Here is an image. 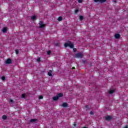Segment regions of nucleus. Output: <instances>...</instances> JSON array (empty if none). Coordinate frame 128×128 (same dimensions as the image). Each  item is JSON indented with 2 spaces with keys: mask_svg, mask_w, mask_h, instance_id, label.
I'll return each mask as SVG.
<instances>
[{
  "mask_svg": "<svg viewBox=\"0 0 128 128\" xmlns=\"http://www.w3.org/2000/svg\"><path fill=\"white\" fill-rule=\"evenodd\" d=\"M64 46L65 48H68V46H69L70 48H73V50L74 52H76V48H74V44H72V42L70 40H68V42L64 43Z\"/></svg>",
  "mask_w": 128,
  "mask_h": 128,
  "instance_id": "nucleus-1",
  "label": "nucleus"
},
{
  "mask_svg": "<svg viewBox=\"0 0 128 128\" xmlns=\"http://www.w3.org/2000/svg\"><path fill=\"white\" fill-rule=\"evenodd\" d=\"M39 24H40V28H44V26H46V24H44V22H42V21H40L39 22Z\"/></svg>",
  "mask_w": 128,
  "mask_h": 128,
  "instance_id": "nucleus-2",
  "label": "nucleus"
},
{
  "mask_svg": "<svg viewBox=\"0 0 128 128\" xmlns=\"http://www.w3.org/2000/svg\"><path fill=\"white\" fill-rule=\"evenodd\" d=\"M106 120H108V122H110V120H112V117L110 116H107L105 117Z\"/></svg>",
  "mask_w": 128,
  "mask_h": 128,
  "instance_id": "nucleus-3",
  "label": "nucleus"
},
{
  "mask_svg": "<svg viewBox=\"0 0 128 128\" xmlns=\"http://www.w3.org/2000/svg\"><path fill=\"white\" fill-rule=\"evenodd\" d=\"M76 58H82V53H78L76 54Z\"/></svg>",
  "mask_w": 128,
  "mask_h": 128,
  "instance_id": "nucleus-4",
  "label": "nucleus"
},
{
  "mask_svg": "<svg viewBox=\"0 0 128 128\" xmlns=\"http://www.w3.org/2000/svg\"><path fill=\"white\" fill-rule=\"evenodd\" d=\"M94 2H100L101 4H102L103 2H106V0H94Z\"/></svg>",
  "mask_w": 128,
  "mask_h": 128,
  "instance_id": "nucleus-5",
  "label": "nucleus"
},
{
  "mask_svg": "<svg viewBox=\"0 0 128 128\" xmlns=\"http://www.w3.org/2000/svg\"><path fill=\"white\" fill-rule=\"evenodd\" d=\"M12 59L8 58L6 60V64H12Z\"/></svg>",
  "mask_w": 128,
  "mask_h": 128,
  "instance_id": "nucleus-6",
  "label": "nucleus"
},
{
  "mask_svg": "<svg viewBox=\"0 0 128 128\" xmlns=\"http://www.w3.org/2000/svg\"><path fill=\"white\" fill-rule=\"evenodd\" d=\"M114 38H115L118 40L120 38V35L119 34H116L114 35Z\"/></svg>",
  "mask_w": 128,
  "mask_h": 128,
  "instance_id": "nucleus-7",
  "label": "nucleus"
},
{
  "mask_svg": "<svg viewBox=\"0 0 128 128\" xmlns=\"http://www.w3.org/2000/svg\"><path fill=\"white\" fill-rule=\"evenodd\" d=\"M56 96L58 97V98H62V96H64V94L58 93L57 94Z\"/></svg>",
  "mask_w": 128,
  "mask_h": 128,
  "instance_id": "nucleus-8",
  "label": "nucleus"
},
{
  "mask_svg": "<svg viewBox=\"0 0 128 128\" xmlns=\"http://www.w3.org/2000/svg\"><path fill=\"white\" fill-rule=\"evenodd\" d=\"M62 106L63 108H68V104L66 102H64L62 104Z\"/></svg>",
  "mask_w": 128,
  "mask_h": 128,
  "instance_id": "nucleus-9",
  "label": "nucleus"
},
{
  "mask_svg": "<svg viewBox=\"0 0 128 128\" xmlns=\"http://www.w3.org/2000/svg\"><path fill=\"white\" fill-rule=\"evenodd\" d=\"M108 92H109V94H112L116 92V90H109Z\"/></svg>",
  "mask_w": 128,
  "mask_h": 128,
  "instance_id": "nucleus-10",
  "label": "nucleus"
},
{
  "mask_svg": "<svg viewBox=\"0 0 128 128\" xmlns=\"http://www.w3.org/2000/svg\"><path fill=\"white\" fill-rule=\"evenodd\" d=\"M8 30V28L4 27L2 28V32L6 33V31Z\"/></svg>",
  "mask_w": 128,
  "mask_h": 128,
  "instance_id": "nucleus-11",
  "label": "nucleus"
},
{
  "mask_svg": "<svg viewBox=\"0 0 128 128\" xmlns=\"http://www.w3.org/2000/svg\"><path fill=\"white\" fill-rule=\"evenodd\" d=\"M38 121V119L36 118H32L30 120V122H34Z\"/></svg>",
  "mask_w": 128,
  "mask_h": 128,
  "instance_id": "nucleus-12",
  "label": "nucleus"
},
{
  "mask_svg": "<svg viewBox=\"0 0 128 128\" xmlns=\"http://www.w3.org/2000/svg\"><path fill=\"white\" fill-rule=\"evenodd\" d=\"M2 118L4 120H6L8 118V116L6 115H3L2 116Z\"/></svg>",
  "mask_w": 128,
  "mask_h": 128,
  "instance_id": "nucleus-13",
  "label": "nucleus"
},
{
  "mask_svg": "<svg viewBox=\"0 0 128 128\" xmlns=\"http://www.w3.org/2000/svg\"><path fill=\"white\" fill-rule=\"evenodd\" d=\"M36 16H31L32 20H36Z\"/></svg>",
  "mask_w": 128,
  "mask_h": 128,
  "instance_id": "nucleus-14",
  "label": "nucleus"
},
{
  "mask_svg": "<svg viewBox=\"0 0 128 128\" xmlns=\"http://www.w3.org/2000/svg\"><path fill=\"white\" fill-rule=\"evenodd\" d=\"M58 100V97L57 96L53 98V100L56 101Z\"/></svg>",
  "mask_w": 128,
  "mask_h": 128,
  "instance_id": "nucleus-15",
  "label": "nucleus"
},
{
  "mask_svg": "<svg viewBox=\"0 0 128 128\" xmlns=\"http://www.w3.org/2000/svg\"><path fill=\"white\" fill-rule=\"evenodd\" d=\"M57 20H58V22H62V16H59Z\"/></svg>",
  "mask_w": 128,
  "mask_h": 128,
  "instance_id": "nucleus-16",
  "label": "nucleus"
},
{
  "mask_svg": "<svg viewBox=\"0 0 128 128\" xmlns=\"http://www.w3.org/2000/svg\"><path fill=\"white\" fill-rule=\"evenodd\" d=\"M52 54V52L50 50L47 51V54L48 56H50V54Z\"/></svg>",
  "mask_w": 128,
  "mask_h": 128,
  "instance_id": "nucleus-17",
  "label": "nucleus"
},
{
  "mask_svg": "<svg viewBox=\"0 0 128 128\" xmlns=\"http://www.w3.org/2000/svg\"><path fill=\"white\" fill-rule=\"evenodd\" d=\"M22 98H26V94H22Z\"/></svg>",
  "mask_w": 128,
  "mask_h": 128,
  "instance_id": "nucleus-18",
  "label": "nucleus"
},
{
  "mask_svg": "<svg viewBox=\"0 0 128 128\" xmlns=\"http://www.w3.org/2000/svg\"><path fill=\"white\" fill-rule=\"evenodd\" d=\"M56 46H60V42H57L54 44Z\"/></svg>",
  "mask_w": 128,
  "mask_h": 128,
  "instance_id": "nucleus-19",
  "label": "nucleus"
},
{
  "mask_svg": "<svg viewBox=\"0 0 128 128\" xmlns=\"http://www.w3.org/2000/svg\"><path fill=\"white\" fill-rule=\"evenodd\" d=\"M38 98L39 100H42V98H44V96H40Z\"/></svg>",
  "mask_w": 128,
  "mask_h": 128,
  "instance_id": "nucleus-20",
  "label": "nucleus"
},
{
  "mask_svg": "<svg viewBox=\"0 0 128 128\" xmlns=\"http://www.w3.org/2000/svg\"><path fill=\"white\" fill-rule=\"evenodd\" d=\"M80 20H84V16H80Z\"/></svg>",
  "mask_w": 128,
  "mask_h": 128,
  "instance_id": "nucleus-21",
  "label": "nucleus"
},
{
  "mask_svg": "<svg viewBox=\"0 0 128 128\" xmlns=\"http://www.w3.org/2000/svg\"><path fill=\"white\" fill-rule=\"evenodd\" d=\"M1 78L2 80H6V76H2Z\"/></svg>",
  "mask_w": 128,
  "mask_h": 128,
  "instance_id": "nucleus-22",
  "label": "nucleus"
},
{
  "mask_svg": "<svg viewBox=\"0 0 128 128\" xmlns=\"http://www.w3.org/2000/svg\"><path fill=\"white\" fill-rule=\"evenodd\" d=\"M85 108H86V110H90V108H88V105H86L85 106Z\"/></svg>",
  "mask_w": 128,
  "mask_h": 128,
  "instance_id": "nucleus-23",
  "label": "nucleus"
},
{
  "mask_svg": "<svg viewBox=\"0 0 128 128\" xmlns=\"http://www.w3.org/2000/svg\"><path fill=\"white\" fill-rule=\"evenodd\" d=\"M48 74L49 76H52L50 72H48Z\"/></svg>",
  "mask_w": 128,
  "mask_h": 128,
  "instance_id": "nucleus-24",
  "label": "nucleus"
},
{
  "mask_svg": "<svg viewBox=\"0 0 128 128\" xmlns=\"http://www.w3.org/2000/svg\"><path fill=\"white\" fill-rule=\"evenodd\" d=\"M78 12H80V10H78V9L75 10H74L75 14H78Z\"/></svg>",
  "mask_w": 128,
  "mask_h": 128,
  "instance_id": "nucleus-25",
  "label": "nucleus"
},
{
  "mask_svg": "<svg viewBox=\"0 0 128 128\" xmlns=\"http://www.w3.org/2000/svg\"><path fill=\"white\" fill-rule=\"evenodd\" d=\"M15 52H16V54H18L19 52L18 50H16Z\"/></svg>",
  "mask_w": 128,
  "mask_h": 128,
  "instance_id": "nucleus-26",
  "label": "nucleus"
},
{
  "mask_svg": "<svg viewBox=\"0 0 128 128\" xmlns=\"http://www.w3.org/2000/svg\"><path fill=\"white\" fill-rule=\"evenodd\" d=\"M78 2H79V4L82 2V0H78Z\"/></svg>",
  "mask_w": 128,
  "mask_h": 128,
  "instance_id": "nucleus-27",
  "label": "nucleus"
},
{
  "mask_svg": "<svg viewBox=\"0 0 128 128\" xmlns=\"http://www.w3.org/2000/svg\"><path fill=\"white\" fill-rule=\"evenodd\" d=\"M37 62H40V58H39L37 59Z\"/></svg>",
  "mask_w": 128,
  "mask_h": 128,
  "instance_id": "nucleus-28",
  "label": "nucleus"
},
{
  "mask_svg": "<svg viewBox=\"0 0 128 128\" xmlns=\"http://www.w3.org/2000/svg\"><path fill=\"white\" fill-rule=\"evenodd\" d=\"M90 114H94V112L92 111H90Z\"/></svg>",
  "mask_w": 128,
  "mask_h": 128,
  "instance_id": "nucleus-29",
  "label": "nucleus"
},
{
  "mask_svg": "<svg viewBox=\"0 0 128 128\" xmlns=\"http://www.w3.org/2000/svg\"><path fill=\"white\" fill-rule=\"evenodd\" d=\"M10 102H14V100H10Z\"/></svg>",
  "mask_w": 128,
  "mask_h": 128,
  "instance_id": "nucleus-30",
  "label": "nucleus"
},
{
  "mask_svg": "<svg viewBox=\"0 0 128 128\" xmlns=\"http://www.w3.org/2000/svg\"><path fill=\"white\" fill-rule=\"evenodd\" d=\"M83 62H84V64H86V60H84Z\"/></svg>",
  "mask_w": 128,
  "mask_h": 128,
  "instance_id": "nucleus-31",
  "label": "nucleus"
},
{
  "mask_svg": "<svg viewBox=\"0 0 128 128\" xmlns=\"http://www.w3.org/2000/svg\"><path fill=\"white\" fill-rule=\"evenodd\" d=\"M72 70H76V67H72Z\"/></svg>",
  "mask_w": 128,
  "mask_h": 128,
  "instance_id": "nucleus-32",
  "label": "nucleus"
},
{
  "mask_svg": "<svg viewBox=\"0 0 128 128\" xmlns=\"http://www.w3.org/2000/svg\"><path fill=\"white\" fill-rule=\"evenodd\" d=\"M74 126H76V124H74Z\"/></svg>",
  "mask_w": 128,
  "mask_h": 128,
  "instance_id": "nucleus-33",
  "label": "nucleus"
},
{
  "mask_svg": "<svg viewBox=\"0 0 128 128\" xmlns=\"http://www.w3.org/2000/svg\"><path fill=\"white\" fill-rule=\"evenodd\" d=\"M114 2H116V0H114Z\"/></svg>",
  "mask_w": 128,
  "mask_h": 128,
  "instance_id": "nucleus-34",
  "label": "nucleus"
},
{
  "mask_svg": "<svg viewBox=\"0 0 128 128\" xmlns=\"http://www.w3.org/2000/svg\"><path fill=\"white\" fill-rule=\"evenodd\" d=\"M126 128H128V126H126Z\"/></svg>",
  "mask_w": 128,
  "mask_h": 128,
  "instance_id": "nucleus-35",
  "label": "nucleus"
}]
</instances>
